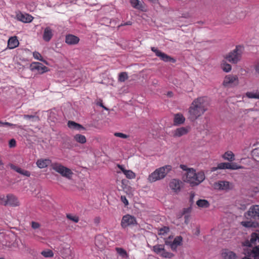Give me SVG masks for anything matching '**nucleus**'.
Listing matches in <instances>:
<instances>
[{
	"instance_id": "nucleus-32",
	"label": "nucleus",
	"mask_w": 259,
	"mask_h": 259,
	"mask_svg": "<svg viewBox=\"0 0 259 259\" xmlns=\"http://www.w3.org/2000/svg\"><path fill=\"white\" fill-rule=\"evenodd\" d=\"M74 139L78 143L84 144L87 142L86 138L84 136L80 134H76L74 136Z\"/></svg>"
},
{
	"instance_id": "nucleus-51",
	"label": "nucleus",
	"mask_w": 259,
	"mask_h": 259,
	"mask_svg": "<svg viewBox=\"0 0 259 259\" xmlns=\"http://www.w3.org/2000/svg\"><path fill=\"white\" fill-rule=\"evenodd\" d=\"M4 163L3 162L2 156L0 155V167H4Z\"/></svg>"
},
{
	"instance_id": "nucleus-55",
	"label": "nucleus",
	"mask_w": 259,
	"mask_h": 259,
	"mask_svg": "<svg viewBox=\"0 0 259 259\" xmlns=\"http://www.w3.org/2000/svg\"><path fill=\"white\" fill-rule=\"evenodd\" d=\"M194 197V194L193 193H191L190 194V200L192 201Z\"/></svg>"
},
{
	"instance_id": "nucleus-21",
	"label": "nucleus",
	"mask_w": 259,
	"mask_h": 259,
	"mask_svg": "<svg viewBox=\"0 0 259 259\" xmlns=\"http://www.w3.org/2000/svg\"><path fill=\"white\" fill-rule=\"evenodd\" d=\"M117 167L122 171L127 179H132L135 178L136 175L131 170H126L122 165L120 164H118Z\"/></svg>"
},
{
	"instance_id": "nucleus-46",
	"label": "nucleus",
	"mask_w": 259,
	"mask_h": 259,
	"mask_svg": "<svg viewBox=\"0 0 259 259\" xmlns=\"http://www.w3.org/2000/svg\"><path fill=\"white\" fill-rule=\"evenodd\" d=\"M121 201L124 203L125 206L128 205V201L125 196H121L120 197Z\"/></svg>"
},
{
	"instance_id": "nucleus-14",
	"label": "nucleus",
	"mask_w": 259,
	"mask_h": 259,
	"mask_svg": "<svg viewBox=\"0 0 259 259\" xmlns=\"http://www.w3.org/2000/svg\"><path fill=\"white\" fill-rule=\"evenodd\" d=\"M16 17L17 20L24 23L31 22L33 19V17L30 15L27 14H23L21 13L17 14Z\"/></svg>"
},
{
	"instance_id": "nucleus-54",
	"label": "nucleus",
	"mask_w": 259,
	"mask_h": 259,
	"mask_svg": "<svg viewBox=\"0 0 259 259\" xmlns=\"http://www.w3.org/2000/svg\"><path fill=\"white\" fill-rule=\"evenodd\" d=\"M200 233V230L199 229V228H197V230L196 231V232L195 233V234L196 235H198Z\"/></svg>"
},
{
	"instance_id": "nucleus-62",
	"label": "nucleus",
	"mask_w": 259,
	"mask_h": 259,
	"mask_svg": "<svg viewBox=\"0 0 259 259\" xmlns=\"http://www.w3.org/2000/svg\"><path fill=\"white\" fill-rule=\"evenodd\" d=\"M0 259H5V258H4L3 257H0Z\"/></svg>"
},
{
	"instance_id": "nucleus-23",
	"label": "nucleus",
	"mask_w": 259,
	"mask_h": 259,
	"mask_svg": "<svg viewBox=\"0 0 259 259\" xmlns=\"http://www.w3.org/2000/svg\"><path fill=\"white\" fill-rule=\"evenodd\" d=\"M10 167L11 169L16 171L18 173L24 176L29 177L30 176V172L28 170L23 169L13 164H10Z\"/></svg>"
},
{
	"instance_id": "nucleus-43",
	"label": "nucleus",
	"mask_w": 259,
	"mask_h": 259,
	"mask_svg": "<svg viewBox=\"0 0 259 259\" xmlns=\"http://www.w3.org/2000/svg\"><path fill=\"white\" fill-rule=\"evenodd\" d=\"M169 228L167 227H164L163 228H160L158 230V234L159 235H164L165 233H167L169 231Z\"/></svg>"
},
{
	"instance_id": "nucleus-13",
	"label": "nucleus",
	"mask_w": 259,
	"mask_h": 259,
	"mask_svg": "<svg viewBox=\"0 0 259 259\" xmlns=\"http://www.w3.org/2000/svg\"><path fill=\"white\" fill-rule=\"evenodd\" d=\"M30 68L31 70H37L39 73H43L48 71V68L44 66L42 64L39 62H32L30 65Z\"/></svg>"
},
{
	"instance_id": "nucleus-19",
	"label": "nucleus",
	"mask_w": 259,
	"mask_h": 259,
	"mask_svg": "<svg viewBox=\"0 0 259 259\" xmlns=\"http://www.w3.org/2000/svg\"><path fill=\"white\" fill-rule=\"evenodd\" d=\"M53 36V30L50 27H47L45 28L42 38L46 41L49 42Z\"/></svg>"
},
{
	"instance_id": "nucleus-8",
	"label": "nucleus",
	"mask_w": 259,
	"mask_h": 259,
	"mask_svg": "<svg viewBox=\"0 0 259 259\" xmlns=\"http://www.w3.org/2000/svg\"><path fill=\"white\" fill-rule=\"evenodd\" d=\"M137 224L136 218L134 216L127 214L122 217L121 221V226L122 228H125L129 226Z\"/></svg>"
},
{
	"instance_id": "nucleus-52",
	"label": "nucleus",
	"mask_w": 259,
	"mask_h": 259,
	"mask_svg": "<svg viewBox=\"0 0 259 259\" xmlns=\"http://www.w3.org/2000/svg\"><path fill=\"white\" fill-rule=\"evenodd\" d=\"M132 24V23L131 21H127L126 23H124L123 24H121V26H125V25H131Z\"/></svg>"
},
{
	"instance_id": "nucleus-48",
	"label": "nucleus",
	"mask_w": 259,
	"mask_h": 259,
	"mask_svg": "<svg viewBox=\"0 0 259 259\" xmlns=\"http://www.w3.org/2000/svg\"><path fill=\"white\" fill-rule=\"evenodd\" d=\"M31 227L34 229H38L40 227V224L37 222H32Z\"/></svg>"
},
{
	"instance_id": "nucleus-30",
	"label": "nucleus",
	"mask_w": 259,
	"mask_h": 259,
	"mask_svg": "<svg viewBox=\"0 0 259 259\" xmlns=\"http://www.w3.org/2000/svg\"><path fill=\"white\" fill-rule=\"evenodd\" d=\"M221 68L225 72H229L232 70V66L230 64L226 62V61L223 60L221 64Z\"/></svg>"
},
{
	"instance_id": "nucleus-60",
	"label": "nucleus",
	"mask_w": 259,
	"mask_h": 259,
	"mask_svg": "<svg viewBox=\"0 0 259 259\" xmlns=\"http://www.w3.org/2000/svg\"><path fill=\"white\" fill-rule=\"evenodd\" d=\"M242 259H251V258H249V257H243V258H242Z\"/></svg>"
},
{
	"instance_id": "nucleus-25",
	"label": "nucleus",
	"mask_w": 259,
	"mask_h": 259,
	"mask_svg": "<svg viewBox=\"0 0 259 259\" xmlns=\"http://www.w3.org/2000/svg\"><path fill=\"white\" fill-rule=\"evenodd\" d=\"M68 126L73 130L77 131L85 130V128L81 124L77 123L73 121H69L67 123Z\"/></svg>"
},
{
	"instance_id": "nucleus-24",
	"label": "nucleus",
	"mask_w": 259,
	"mask_h": 259,
	"mask_svg": "<svg viewBox=\"0 0 259 259\" xmlns=\"http://www.w3.org/2000/svg\"><path fill=\"white\" fill-rule=\"evenodd\" d=\"M19 41L16 36L10 37L8 41V47L10 49H13L18 46Z\"/></svg>"
},
{
	"instance_id": "nucleus-17",
	"label": "nucleus",
	"mask_w": 259,
	"mask_h": 259,
	"mask_svg": "<svg viewBox=\"0 0 259 259\" xmlns=\"http://www.w3.org/2000/svg\"><path fill=\"white\" fill-rule=\"evenodd\" d=\"M20 205V202L18 198L12 194H9L8 199V205L11 207H17Z\"/></svg>"
},
{
	"instance_id": "nucleus-10",
	"label": "nucleus",
	"mask_w": 259,
	"mask_h": 259,
	"mask_svg": "<svg viewBox=\"0 0 259 259\" xmlns=\"http://www.w3.org/2000/svg\"><path fill=\"white\" fill-rule=\"evenodd\" d=\"M243 167L241 165H238L235 162H222L218 164L217 168L219 169H231L237 170L242 169Z\"/></svg>"
},
{
	"instance_id": "nucleus-53",
	"label": "nucleus",
	"mask_w": 259,
	"mask_h": 259,
	"mask_svg": "<svg viewBox=\"0 0 259 259\" xmlns=\"http://www.w3.org/2000/svg\"><path fill=\"white\" fill-rule=\"evenodd\" d=\"M98 105H99V106H100L101 107H103V108H104L105 109L107 110V108H106V107L103 105V103H99V104H98Z\"/></svg>"
},
{
	"instance_id": "nucleus-16",
	"label": "nucleus",
	"mask_w": 259,
	"mask_h": 259,
	"mask_svg": "<svg viewBox=\"0 0 259 259\" xmlns=\"http://www.w3.org/2000/svg\"><path fill=\"white\" fill-rule=\"evenodd\" d=\"M189 130L190 127L189 126L178 128L173 132V136L175 137H180L186 135L189 132Z\"/></svg>"
},
{
	"instance_id": "nucleus-59",
	"label": "nucleus",
	"mask_w": 259,
	"mask_h": 259,
	"mask_svg": "<svg viewBox=\"0 0 259 259\" xmlns=\"http://www.w3.org/2000/svg\"><path fill=\"white\" fill-rule=\"evenodd\" d=\"M217 169H219V168H217V167H213L212 168V171H214L215 170H217Z\"/></svg>"
},
{
	"instance_id": "nucleus-47",
	"label": "nucleus",
	"mask_w": 259,
	"mask_h": 259,
	"mask_svg": "<svg viewBox=\"0 0 259 259\" xmlns=\"http://www.w3.org/2000/svg\"><path fill=\"white\" fill-rule=\"evenodd\" d=\"M255 73L259 75V61L256 62L253 66Z\"/></svg>"
},
{
	"instance_id": "nucleus-22",
	"label": "nucleus",
	"mask_w": 259,
	"mask_h": 259,
	"mask_svg": "<svg viewBox=\"0 0 259 259\" xmlns=\"http://www.w3.org/2000/svg\"><path fill=\"white\" fill-rule=\"evenodd\" d=\"M37 166L39 168H44L47 167L50 164L51 165V160L49 159H39L36 162Z\"/></svg>"
},
{
	"instance_id": "nucleus-9",
	"label": "nucleus",
	"mask_w": 259,
	"mask_h": 259,
	"mask_svg": "<svg viewBox=\"0 0 259 259\" xmlns=\"http://www.w3.org/2000/svg\"><path fill=\"white\" fill-rule=\"evenodd\" d=\"M214 187L216 189L228 191L233 189L234 185L228 181H219L214 183Z\"/></svg>"
},
{
	"instance_id": "nucleus-50",
	"label": "nucleus",
	"mask_w": 259,
	"mask_h": 259,
	"mask_svg": "<svg viewBox=\"0 0 259 259\" xmlns=\"http://www.w3.org/2000/svg\"><path fill=\"white\" fill-rule=\"evenodd\" d=\"M23 117L25 119H38L37 116L31 115H24Z\"/></svg>"
},
{
	"instance_id": "nucleus-20",
	"label": "nucleus",
	"mask_w": 259,
	"mask_h": 259,
	"mask_svg": "<svg viewBox=\"0 0 259 259\" xmlns=\"http://www.w3.org/2000/svg\"><path fill=\"white\" fill-rule=\"evenodd\" d=\"M185 118L182 113H178L174 115V125H179L183 124L185 121Z\"/></svg>"
},
{
	"instance_id": "nucleus-7",
	"label": "nucleus",
	"mask_w": 259,
	"mask_h": 259,
	"mask_svg": "<svg viewBox=\"0 0 259 259\" xmlns=\"http://www.w3.org/2000/svg\"><path fill=\"white\" fill-rule=\"evenodd\" d=\"M239 82V78L237 75L228 74L225 76L223 85L225 87L231 88L238 85Z\"/></svg>"
},
{
	"instance_id": "nucleus-34",
	"label": "nucleus",
	"mask_w": 259,
	"mask_h": 259,
	"mask_svg": "<svg viewBox=\"0 0 259 259\" xmlns=\"http://www.w3.org/2000/svg\"><path fill=\"white\" fill-rule=\"evenodd\" d=\"M9 198V194L7 195L1 194L0 195V205L3 206L8 205V199Z\"/></svg>"
},
{
	"instance_id": "nucleus-49",
	"label": "nucleus",
	"mask_w": 259,
	"mask_h": 259,
	"mask_svg": "<svg viewBox=\"0 0 259 259\" xmlns=\"http://www.w3.org/2000/svg\"><path fill=\"white\" fill-rule=\"evenodd\" d=\"M16 144V141L15 139H12L10 140L9 143L10 147H11V148L14 147H15Z\"/></svg>"
},
{
	"instance_id": "nucleus-42",
	"label": "nucleus",
	"mask_w": 259,
	"mask_h": 259,
	"mask_svg": "<svg viewBox=\"0 0 259 259\" xmlns=\"http://www.w3.org/2000/svg\"><path fill=\"white\" fill-rule=\"evenodd\" d=\"M161 256L165 258H171L174 256V254L170 252L166 251L164 249L161 253Z\"/></svg>"
},
{
	"instance_id": "nucleus-12",
	"label": "nucleus",
	"mask_w": 259,
	"mask_h": 259,
	"mask_svg": "<svg viewBox=\"0 0 259 259\" xmlns=\"http://www.w3.org/2000/svg\"><path fill=\"white\" fill-rule=\"evenodd\" d=\"M171 238H172L170 237H169L168 238L166 239L165 240V244L166 245L170 246L171 249L175 251L176 250L177 247L181 244L183 239L181 236H177L172 241H171L170 240Z\"/></svg>"
},
{
	"instance_id": "nucleus-31",
	"label": "nucleus",
	"mask_w": 259,
	"mask_h": 259,
	"mask_svg": "<svg viewBox=\"0 0 259 259\" xmlns=\"http://www.w3.org/2000/svg\"><path fill=\"white\" fill-rule=\"evenodd\" d=\"M245 96L249 99H259V91L256 90L255 92H247L245 93Z\"/></svg>"
},
{
	"instance_id": "nucleus-39",
	"label": "nucleus",
	"mask_w": 259,
	"mask_h": 259,
	"mask_svg": "<svg viewBox=\"0 0 259 259\" xmlns=\"http://www.w3.org/2000/svg\"><path fill=\"white\" fill-rule=\"evenodd\" d=\"M66 217L68 219L73 221L74 223H78L79 221V218L76 215H72V214H67Z\"/></svg>"
},
{
	"instance_id": "nucleus-18",
	"label": "nucleus",
	"mask_w": 259,
	"mask_h": 259,
	"mask_svg": "<svg viewBox=\"0 0 259 259\" xmlns=\"http://www.w3.org/2000/svg\"><path fill=\"white\" fill-rule=\"evenodd\" d=\"M79 38L73 34H68L65 37V42L69 45L77 44L79 41Z\"/></svg>"
},
{
	"instance_id": "nucleus-37",
	"label": "nucleus",
	"mask_w": 259,
	"mask_h": 259,
	"mask_svg": "<svg viewBox=\"0 0 259 259\" xmlns=\"http://www.w3.org/2000/svg\"><path fill=\"white\" fill-rule=\"evenodd\" d=\"M128 78V75L126 72H121L118 76V81L124 82Z\"/></svg>"
},
{
	"instance_id": "nucleus-6",
	"label": "nucleus",
	"mask_w": 259,
	"mask_h": 259,
	"mask_svg": "<svg viewBox=\"0 0 259 259\" xmlns=\"http://www.w3.org/2000/svg\"><path fill=\"white\" fill-rule=\"evenodd\" d=\"M52 168L60 174L62 177L69 180L72 179L73 172L69 168L63 165L59 162H54L51 165Z\"/></svg>"
},
{
	"instance_id": "nucleus-38",
	"label": "nucleus",
	"mask_w": 259,
	"mask_h": 259,
	"mask_svg": "<svg viewBox=\"0 0 259 259\" xmlns=\"http://www.w3.org/2000/svg\"><path fill=\"white\" fill-rule=\"evenodd\" d=\"M17 125L9 123L8 122H3L0 121V127H11L15 128L17 127Z\"/></svg>"
},
{
	"instance_id": "nucleus-40",
	"label": "nucleus",
	"mask_w": 259,
	"mask_h": 259,
	"mask_svg": "<svg viewBox=\"0 0 259 259\" xmlns=\"http://www.w3.org/2000/svg\"><path fill=\"white\" fill-rule=\"evenodd\" d=\"M33 56L34 58L36 60H38L39 61H42V62H46L44 59L41 54L36 51H35L33 53Z\"/></svg>"
},
{
	"instance_id": "nucleus-1",
	"label": "nucleus",
	"mask_w": 259,
	"mask_h": 259,
	"mask_svg": "<svg viewBox=\"0 0 259 259\" xmlns=\"http://www.w3.org/2000/svg\"><path fill=\"white\" fill-rule=\"evenodd\" d=\"M207 110V103L204 97L195 99L189 108V119L192 121L196 120L202 116Z\"/></svg>"
},
{
	"instance_id": "nucleus-35",
	"label": "nucleus",
	"mask_w": 259,
	"mask_h": 259,
	"mask_svg": "<svg viewBox=\"0 0 259 259\" xmlns=\"http://www.w3.org/2000/svg\"><path fill=\"white\" fill-rule=\"evenodd\" d=\"M117 252L122 257H128V254L126 251L122 248L116 247L115 248Z\"/></svg>"
},
{
	"instance_id": "nucleus-15",
	"label": "nucleus",
	"mask_w": 259,
	"mask_h": 259,
	"mask_svg": "<svg viewBox=\"0 0 259 259\" xmlns=\"http://www.w3.org/2000/svg\"><path fill=\"white\" fill-rule=\"evenodd\" d=\"M182 182L181 181L177 179H172L169 183V187L175 192H178L180 191Z\"/></svg>"
},
{
	"instance_id": "nucleus-2",
	"label": "nucleus",
	"mask_w": 259,
	"mask_h": 259,
	"mask_svg": "<svg viewBox=\"0 0 259 259\" xmlns=\"http://www.w3.org/2000/svg\"><path fill=\"white\" fill-rule=\"evenodd\" d=\"M180 168L186 171L185 181L189 183L191 186H197L202 182L205 179L204 173L199 171L197 173L194 169L188 168L186 165L181 164Z\"/></svg>"
},
{
	"instance_id": "nucleus-41",
	"label": "nucleus",
	"mask_w": 259,
	"mask_h": 259,
	"mask_svg": "<svg viewBox=\"0 0 259 259\" xmlns=\"http://www.w3.org/2000/svg\"><path fill=\"white\" fill-rule=\"evenodd\" d=\"M41 254L46 257H50L53 256L54 255L53 251L51 250L42 251Z\"/></svg>"
},
{
	"instance_id": "nucleus-3",
	"label": "nucleus",
	"mask_w": 259,
	"mask_h": 259,
	"mask_svg": "<svg viewBox=\"0 0 259 259\" xmlns=\"http://www.w3.org/2000/svg\"><path fill=\"white\" fill-rule=\"evenodd\" d=\"M172 167L170 165H166L156 169L152 172L148 178V180L150 183H153L164 179L167 174L171 171Z\"/></svg>"
},
{
	"instance_id": "nucleus-58",
	"label": "nucleus",
	"mask_w": 259,
	"mask_h": 259,
	"mask_svg": "<svg viewBox=\"0 0 259 259\" xmlns=\"http://www.w3.org/2000/svg\"><path fill=\"white\" fill-rule=\"evenodd\" d=\"M247 111V112H249V111H254L255 110L253 109H247L246 110Z\"/></svg>"
},
{
	"instance_id": "nucleus-27",
	"label": "nucleus",
	"mask_w": 259,
	"mask_h": 259,
	"mask_svg": "<svg viewBox=\"0 0 259 259\" xmlns=\"http://www.w3.org/2000/svg\"><path fill=\"white\" fill-rule=\"evenodd\" d=\"M222 256L225 259H236V254L233 251L229 250H225L222 252Z\"/></svg>"
},
{
	"instance_id": "nucleus-29",
	"label": "nucleus",
	"mask_w": 259,
	"mask_h": 259,
	"mask_svg": "<svg viewBox=\"0 0 259 259\" xmlns=\"http://www.w3.org/2000/svg\"><path fill=\"white\" fill-rule=\"evenodd\" d=\"M132 6L137 9L143 10L144 6L139 0H130Z\"/></svg>"
},
{
	"instance_id": "nucleus-61",
	"label": "nucleus",
	"mask_w": 259,
	"mask_h": 259,
	"mask_svg": "<svg viewBox=\"0 0 259 259\" xmlns=\"http://www.w3.org/2000/svg\"><path fill=\"white\" fill-rule=\"evenodd\" d=\"M97 241H98V239H96V241H95V243H96V244L97 245Z\"/></svg>"
},
{
	"instance_id": "nucleus-11",
	"label": "nucleus",
	"mask_w": 259,
	"mask_h": 259,
	"mask_svg": "<svg viewBox=\"0 0 259 259\" xmlns=\"http://www.w3.org/2000/svg\"><path fill=\"white\" fill-rule=\"evenodd\" d=\"M151 51L155 53L156 56L159 57L160 59L164 62H171L175 63L176 60L167 54L161 52L158 49L155 47L151 48Z\"/></svg>"
},
{
	"instance_id": "nucleus-33",
	"label": "nucleus",
	"mask_w": 259,
	"mask_h": 259,
	"mask_svg": "<svg viewBox=\"0 0 259 259\" xmlns=\"http://www.w3.org/2000/svg\"><path fill=\"white\" fill-rule=\"evenodd\" d=\"M196 204L199 207L207 208L209 206L208 201L205 199H199L196 202Z\"/></svg>"
},
{
	"instance_id": "nucleus-57",
	"label": "nucleus",
	"mask_w": 259,
	"mask_h": 259,
	"mask_svg": "<svg viewBox=\"0 0 259 259\" xmlns=\"http://www.w3.org/2000/svg\"><path fill=\"white\" fill-rule=\"evenodd\" d=\"M100 221V219L99 218H96L95 219V223H98Z\"/></svg>"
},
{
	"instance_id": "nucleus-44",
	"label": "nucleus",
	"mask_w": 259,
	"mask_h": 259,
	"mask_svg": "<svg viewBox=\"0 0 259 259\" xmlns=\"http://www.w3.org/2000/svg\"><path fill=\"white\" fill-rule=\"evenodd\" d=\"M241 225L245 227H251L253 225V223L250 221H243L241 222Z\"/></svg>"
},
{
	"instance_id": "nucleus-5",
	"label": "nucleus",
	"mask_w": 259,
	"mask_h": 259,
	"mask_svg": "<svg viewBox=\"0 0 259 259\" xmlns=\"http://www.w3.org/2000/svg\"><path fill=\"white\" fill-rule=\"evenodd\" d=\"M244 50L243 46H236L235 49L226 55L224 58L229 62L236 64L241 60Z\"/></svg>"
},
{
	"instance_id": "nucleus-28",
	"label": "nucleus",
	"mask_w": 259,
	"mask_h": 259,
	"mask_svg": "<svg viewBox=\"0 0 259 259\" xmlns=\"http://www.w3.org/2000/svg\"><path fill=\"white\" fill-rule=\"evenodd\" d=\"M222 158L229 161H233L235 160V155L231 151H228L222 155Z\"/></svg>"
},
{
	"instance_id": "nucleus-45",
	"label": "nucleus",
	"mask_w": 259,
	"mask_h": 259,
	"mask_svg": "<svg viewBox=\"0 0 259 259\" xmlns=\"http://www.w3.org/2000/svg\"><path fill=\"white\" fill-rule=\"evenodd\" d=\"M114 136L117 137H119L123 139H126L128 137V136L121 133H115Z\"/></svg>"
},
{
	"instance_id": "nucleus-26",
	"label": "nucleus",
	"mask_w": 259,
	"mask_h": 259,
	"mask_svg": "<svg viewBox=\"0 0 259 259\" xmlns=\"http://www.w3.org/2000/svg\"><path fill=\"white\" fill-rule=\"evenodd\" d=\"M248 215L252 218L259 217V205L251 207L248 211Z\"/></svg>"
},
{
	"instance_id": "nucleus-36",
	"label": "nucleus",
	"mask_w": 259,
	"mask_h": 259,
	"mask_svg": "<svg viewBox=\"0 0 259 259\" xmlns=\"http://www.w3.org/2000/svg\"><path fill=\"white\" fill-rule=\"evenodd\" d=\"M164 249V246L161 244H158L153 246V251L157 254H161Z\"/></svg>"
},
{
	"instance_id": "nucleus-56",
	"label": "nucleus",
	"mask_w": 259,
	"mask_h": 259,
	"mask_svg": "<svg viewBox=\"0 0 259 259\" xmlns=\"http://www.w3.org/2000/svg\"><path fill=\"white\" fill-rule=\"evenodd\" d=\"M148 1H149L150 2L154 3V4L156 3L158 1V0H148Z\"/></svg>"
},
{
	"instance_id": "nucleus-4",
	"label": "nucleus",
	"mask_w": 259,
	"mask_h": 259,
	"mask_svg": "<svg viewBox=\"0 0 259 259\" xmlns=\"http://www.w3.org/2000/svg\"><path fill=\"white\" fill-rule=\"evenodd\" d=\"M245 246L251 247V253L254 259H259V234L253 233L251 235L250 240H246L243 243Z\"/></svg>"
}]
</instances>
